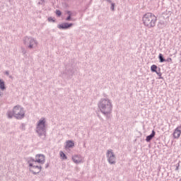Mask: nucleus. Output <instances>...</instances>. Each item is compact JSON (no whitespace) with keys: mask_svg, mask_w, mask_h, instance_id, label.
<instances>
[{"mask_svg":"<svg viewBox=\"0 0 181 181\" xmlns=\"http://www.w3.org/2000/svg\"><path fill=\"white\" fill-rule=\"evenodd\" d=\"M98 108L105 115L106 119L111 118V112H112V103L108 98H103L100 100L98 103Z\"/></svg>","mask_w":181,"mask_h":181,"instance_id":"1","label":"nucleus"},{"mask_svg":"<svg viewBox=\"0 0 181 181\" xmlns=\"http://www.w3.org/2000/svg\"><path fill=\"white\" fill-rule=\"evenodd\" d=\"M157 18L152 13H146L144 15L142 21L144 25L148 29L151 28H155L156 25Z\"/></svg>","mask_w":181,"mask_h":181,"instance_id":"2","label":"nucleus"},{"mask_svg":"<svg viewBox=\"0 0 181 181\" xmlns=\"http://www.w3.org/2000/svg\"><path fill=\"white\" fill-rule=\"evenodd\" d=\"M36 132L38 136L45 141L46 139V119L42 117L36 127Z\"/></svg>","mask_w":181,"mask_h":181,"instance_id":"3","label":"nucleus"},{"mask_svg":"<svg viewBox=\"0 0 181 181\" xmlns=\"http://www.w3.org/2000/svg\"><path fill=\"white\" fill-rule=\"evenodd\" d=\"M23 45L29 50H33L37 47L39 42L33 37L25 36L23 38Z\"/></svg>","mask_w":181,"mask_h":181,"instance_id":"4","label":"nucleus"},{"mask_svg":"<svg viewBox=\"0 0 181 181\" xmlns=\"http://www.w3.org/2000/svg\"><path fill=\"white\" fill-rule=\"evenodd\" d=\"M13 110L14 118L16 119H23L25 118V110L21 105H16Z\"/></svg>","mask_w":181,"mask_h":181,"instance_id":"5","label":"nucleus"},{"mask_svg":"<svg viewBox=\"0 0 181 181\" xmlns=\"http://www.w3.org/2000/svg\"><path fill=\"white\" fill-rule=\"evenodd\" d=\"M106 156L107 158V162L110 165H115V163H117L115 161L117 160V158L115 157V154L114 153L112 149H109L107 151Z\"/></svg>","mask_w":181,"mask_h":181,"instance_id":"6","label":"nucleus"},{"mask_svg":"<svg viewBox=\"0 0 181 181\" xmlns=\"http://www.w3.org/2000/svg\"><path fill=\"white\" fill-rule=\"evenodd\" d=\"M73 23H63L57 25L58 29H61L62 30H66V29H70L73 26Z\"/></svg>","mask_w":181,"mask_h":181,"instance_id":"7","label":"nucleus"},{"mask_svg":"<svg viewBox=\"0 0 181 181\" xmlns=\"http://www.w3.org/2000/svg\"><path fill=\"white\" fill-rule=\"evenodd\" d=\"M35 162H37V163H41V165H43L45 163V155L43 154L36 155Z\"/></svg>","mask_w":181,"mask_h":181,"instance_id":"8","label":"nucleus"},{"mask_svg":"<svg viewBox=\"0 0 181 181\" xmlns=\"http://www.w3.org/2000/svg\"><path fill=\"white\" fill-rule=\"evenodd\" d=\"M181 135V125L178 126L173 132V136L175 139H179Z\"/></svg>","mask_w":181,"mask_h":181,"instance_id":"9","label":"nucleus"},{"mask_svg":"<svg viewBox=\"0 0 181 181\" xmlns=\"http://www.w3.org/2000/svg\"><path fill=\"white\" fill-rule=\"evenodd\" d=\"M65 73L68 76L69 78H71V77H73V74H74V70L73 69V66H71L70 68H66Z\"/></svg>","mask_w":181,"mask_h":181,"instance_id":"10","label":"nucleus"},{"mask_svg":"<svg viewBox=\"0 0 181 181\" xmlns=\"http://www.w3.org/2000/svg\"><path fill=\"white\" fill-rule=\"evenodd\" d=\"M34 169H37V171H34L33 170H30V172H32L33 175H37V173H40L42 172V166L39 165H33Z\"/></svg>","mask_w":181,"mask_h":181,"instance_id":"11","label":"nucleus"},{"mask_svg":"<svg viewBox=\"0 0 181 181\" xmlns=\"http://www.w3.org/2000/svg\"><path fill=\"white\" fill-rule=\"evenodd\" d=\"M155 135H156V132H155V130H153L151 134L146 136V142H151V141H152V139L155 138Z\"/></svg>","mask_w":181,"mask_h":181,"instance_id":"12","label":"nucleus"},{"mask_svg":"<svg viewBox=\"0 0 181 181\" xmlns=\"http://www.w3.org/2000/svg\"><path fill=\"white\" fill-rule=\"evenodd\" d=\"M72 160L74 162V163H81V156L80 155H76L72 156Z\"/></svg>","mask_w":181,"mask_h":181,"instance_id":"13","label":"nucleus"},{"mask_svg":"<svg viewBox=\"0 0 181 181\" xmlns=\"http://www.w3.org/2000/svg\"><path fill=\"white\" fill-rule=\"evenodd\" d=\"M66 144L65 146L66 149H69V148H73L74 146V141H73L71 140L66 141Z\"/></svg>","mask_w":181,"mask_h":181,"instance_id":"14","label":"nucleus"},{"mask_svg":"<svg viewBox=\"0 0 181 181\" xmlns=\"http://www.w3.org/2000/svg\"><path fill=\"white\" fill-rule=\"evenodd\" d=\"M8 118H9L10 119L13 118V117H15V113H13V111L8 110L6 113Z\"/></svg>","mask_w":181,"mask_h":181,"instance_id":"15","label":"nucleus"},{"mask_svg":"<svg viewBox=\"0 0 181 181\" xmlns=\"http://www.w3.org/2000/svg\"><path fill=\"white\" fill-rule=\"evenodd\" d=\"M166 26V23H165V21H160L158 23V27L160 29H163V28H165Z\"/></svg>","mask_w":181,"mask_h":181,"instance_id":"16","label":"nucleus"},{"mask_svg":"<svg viewBox=\"0 0 181 181\" xmlns=\"http://www.w3.org/2000/svg\"><path fill=\"white\" fill-rule=\"evenodd\" d=\"M0 88L4 91L6 88L5 87V82L2 80L0 79Z\"/></svg>","mask_w":181,"mask_h":181,"instance_id":"17","label":"nucleus"},{"mask_svg":"<svg viewBox=\"0 0 181 181\" xmlns=\"http://www.w3.org/2000/svg\"><path fill=\"white\" fill-rule=\"evenodd\" d=\"M158 59L160 60V63H165L166 62V59L163 57V54H159Z\"/></svg>","mask_w":181,"mask_h":181,"instance_id":"18","label":"nucleus"},{"mask_svg":"<svg viewBox=\"0 0 181 181\" xmlns=\"http://www.w3.org/2000/svg\"><path fill=\"white\" fill-rule=\"evenodd\" d=\"M158 70V66L153 64L151 66V71L153 72V73H156Z\"/></svg>","mask_w":181,"mask_h":181,"instance_id":"19","label":"nucleus"},{"mask_svg":"<svg viewBox=\"0 0 181 181\" xmlns=\"http://www.w3.org/2000/svg\"><path fill=\"white\" fill-rule=\"evenodd\" d=\"M60 156L64 160L67 159V156L63 151H60Z\"/></svg>","mask_w":181,"mask_h":181,"instance_id":"20","label":"nucleus"},{"mask_svg":"<svg viewBox=\"0 0 181 181\" xmlns=\"http://www.w3.org/2000/svg\"><path fill=\"white\" fill-rule=\"evenodd\" d=\"M159 71H156V74L159 76L160 79H163V77H162V73H160V68H158Z\"/></svg>","mask_w":181,"mask_h":181,"instance_id":"21","label":"nucleus"},{"mask_svg":"<svg viewBox=\"0 0 181 181\" xmlns=\"http://www.w3.org/2000/svg\"><path fill=\"white\" fill-rule=\"evenodd\" d=\"M67 13H68L69 16L66 17V21H71V12L68 11Z\"/></svg>","mask_w":181,"mask_h":181,"instance_id":"22","label":"nucleus"},{"mask_svg":"<svg viewBox=\"0 0 181 181\" xmlns=\"http://www.w3.org/2000/svg\"><path fill=\"white\" fill-rule=\"evenodd\" d=\"M25 124H21V125L20 126V129H21L22 131H25V129H26V128H25Z\"/></svg>","mask_w":181,"mask_h":181,"instance_id":"23","label":"nucleus"},{"mask_svg":"<svg viewBox=\"0 0 181 181\" xmlns=\"http://www.w3.org/2000/svg\"><path fill=\"white\" fill-rule=\"evenodd\" d=\"M115 3H111V6H110L111 11H115Z\"/></svg>","mask_w":181,"mask_h":181,"instance_id":"24","label":"nucleus"},{"mask_svg":"<svg viewBox=\"0 0 181 181\" xmlns=\"http://www.w3.org/2000/svg\"><path fill=\"white\" fill-rule=\"evenodd\" d=\"M48 22H53L54 23V22H56V19H54V18L52 17H49Z\"/></svg>","mask_w":181,"mask_h":181,"instance_id":"25","label":"nucleus"},{"mask_svg":"<svg viewBox=\"0 0 181 181\" xmlns=\"http://www.w3.org/2000/svg\"><path fill=\"white\" fill-rule=\"evenodd\" d=\"M33 162H36V160H35V158H30L28 160V163H32Z\"/></svg>","mask_w":181,"mask_h":181,"instance_id":"26","label":"nucleus"},{"mask_svg":"<svg viewBox=\"0 0 181 181\" xmlns=\"http://www.w3.org/2000/svg\"><path fill=\"white\" fill-rule=\"evenodd\" d=\"M56 15L57 16H62V11L60 10H57Z\"/></svg>","mask_w":181,"mask_h":181,"instance_id":"27","label":"nucleus"},{"mask_svg":"<svg viewBox=\"0 0 181 181\" xmlns=\"http://www.w3.org/2000/svg\"><path fill=\"white\" fill-rule=\"evenodd\" d=\"M165 62H168V63H172V58H168L165 59Z\"/></svg>","mask_w":181,"mask_h":181,"instance_id":"28","label":"nucleus"},{"mask_svg":"<svg viewBox=\"0 0 181 181\" xmlns=\"http://www.w3.org/2000/svg\"><path fill=\"white\" fill-rule=\"evenodd\" d=\"M30 168H33L34 165L32 163H28Z\"/></svg>","mask_w":181,"mask_h":181,"instance_id":"29","label":"nucleus"},{"mask_svg":"<svg viewBox=\"0 0 181 181\" xmlns=\"http://www.w3.org/2000/svg\"><path fill=\"white\" fill-rule=\"evenodd\" d=\"M179 166H180V164L177 163V166H176V168H175V170H179Z\"/></svg>","mask_w":181,"mask_h":181,"instance_id":"30","label":"nucleus"},{"mask_svg":"<svg viewBox=\"0 0 181 181\" xmlns=\"http://www.w3.org/2000/svg\"><path fill=\"white\" fill-rule=\"evenodd\" d=\"M5 74L6 76H9V71H6Z\"/></svg>","mask_w":181,"mask_h":181,"instance_id":"31","label":"nucleus"},{"mask_svg":"<svg viewBox=\"0 0 181 181\" xmlns=\"http://www.w3.org/2000/svg\"><path fill=\"white\" fill-rule=\"evenodd\" d=\"M22 53L23 54H26V51L25 50V49H23Z\"/></svg>","mask_w":181,"mask_h":181,"instance_id":"32","label":"nucleus"},{"mask_svg":"<svg viewBox=\"0 0 181 181\" xmlns=\"http://www.w3.org/2000/svg\"><path fill=\"white\" fill-rule=\"evenodd\" d=\"M107 2H108L109 4H112V1H111V0H107Z\"/></svg>","mask_w":181,"mask_h":181,"instance_id":"33","label":"nucleus"},{"mask_svg":"<svg viewBox=\"0 0 181 181\" xmlns=\"http://www.w3.org/2000/svg\"><path fill=\"white\" fill-rule=\"evenodd\" d=\"M1 93H0V97H1Z\"/></svg>","mask_w":181,"mask_h":181,"instance_id":"34","label":"nucleus"},{"mask_svg":"<svg viewBox=\"0 0 181 181\" xmlns=\"http://www.w3.org/2000/svg\"><path fill=\"white\" fill-rule=\"evenodd\" d=\"M46 168H47V165L46 166Z\"/></svg>","mask_w":181,"mask_h":181,"instance_id":"35","label":"nucleus"},{"mask_svg":"<svg viewBox=\"0 0 181 181\" xmlns=\"http://www.w3.org/2000/svg\"><path fill=\"white\" fill-rule=\"evenodd\" d=\"M107 1H108V0H106Z\"/></svg>","mask_w":181,"mask_h":181,"instance_id":"36","label":"nucleus"}]
</instances>
